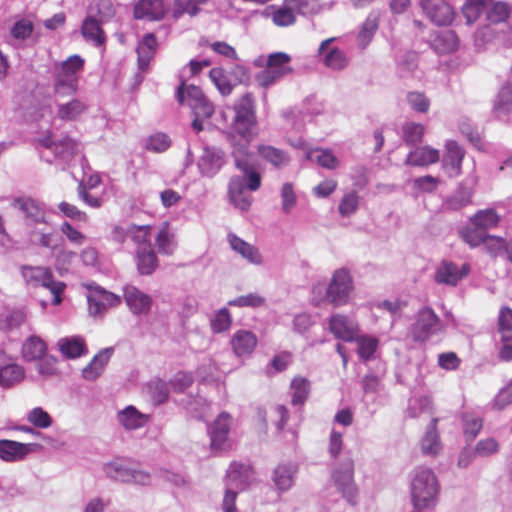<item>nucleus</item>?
<instances>
[{"label":"nucleus","instance_id":"obj_12","mask_svg":"<svg viewBox=\"0 0 512 512\" xmlns=\"http://www.w3.org/2000/svg\"><path fill=\"white\" fill-rule=\"evenodd\" d=\"M352 289L353 282L349 272L344 268L338 269L329 283L326 298L336 307L345 305L349 301Z\"/></svg>","mask_w":512,"mask_h":512},{"label":"nucleus","instance_id":"obj_9","mask_svg":"<svg viewBox=\"0 0 512 512\" xmlns=\"http://www.w3.org/2000/svg\"><path fill=\"white\" fill-rule=\"evenodd\" d=\"M105 474L116 481L133 483L137 485H149L151 475L140 469L139 465L128 459H115L104 466Z\"/></svg>","mask_w":512,"mask_h":512},{"label":"nucleus","instance_id":"obj_42","mask_svg":"<svg viewBox=\"0 0 512 512\" xmlns=\"http://www.w3.org/2000/svg\"><path fill=\"white\" fill-rule=\"evenodd\" d=\"M291 402L293 405H303L309 397L311 382L302 376H296L290 383Z\"/></svg>","mask_w":512,"mask_h":512},{"label":"nucleus","instance_id":"obj_49","mask_svg":"<svg viewBox=\"0 0 512 512\" xmlns=\"http://www.w3.org/2000/svg\"><path fill=\"white\" fill-rule=\"evenodd\" d=\"M462 12L467 23L472 24L476 22L482 14L486 15V1L466 0Z\"/></svg>","mask_w":512,"mask_h":512},{"label":"nucleus","instance_id":"obj_45","mask_svg":"<svg viewBox=\"0 0 512 512\" xmlns=\"http://www.w3.org/2000/svg\"><path fill=\"white\" fill-rule=\"evenodd\" d=\"M511 13V7L508 3L498 1L490 4L486 3V19L493 24L506 21Z\"/></svg>","mask_w":512,"mask_h":512},{"label":"nucleus","instance_id":"obj_54","mask_svg":"<svg viewBox=\"0 0 512 512\" xmlns=\"http://www.w3.org/2000/svg\"><path fill=\"white\" fill-rule=\"evenodd\" d=\"M171 146L170 137L162 132H157L150 135L147 140L145 147L148 151L154 153H163Z\"/></svg>","mask_w":512,"mask_h":512},{"label":"nucleus","instance_id":"obj_33","mask_svg":"<svg viewBox=\"0 0 512 512\" xmlns=\"http://www.w3.org/2000/svg\"><path fill=\"white\" fill-rule=\"evenodd\" d=\"M57 345L62 355L68 359H76L88 353L85 340L81 336L61 338Z\"/></svg>","mask_w":512,"mask_h":512},{"label":"nucleus","instance_id":"obj_20","mask_svg":"<svg viewBox=\"0 0 512 512\" xmlns=\"http://www.w3.org/2000/svg\"><path fill=\"white\" fill-rule=\"evenodd\" d=\"M169 10L164 0H139L134 7V17L140 20H161Z\"/></svg>","mask_w":512,"mask_h":512},{"label":"nucleus","instance_id":"obj_35","mask_svg":"<svg viewBox=\"0 0 512 512\" xmlns=\"http://www.w3.org/2000/svg\"><path fill=\"white\" fill-rule=\"evenodd\" d=\"M297 472V467L292 463L278 465L272 475V480L279 491L289 490Z\"/></svg>","mask_w":512,"mask_h":512},{"label":"nucleus","instance_id":"obj_8","mask_svg":"<svg viewBox=\"0 0 512 512\" xmlns=\"http://www.w3.org/2000/svg\"><path fill=\"white\" fill-rule=\"evenodd\" d=\"M354 460L346 452L341 460L332 463L331 478L337 490L350 503H355L358 488L354 481Z\"/></svg>","mask_w":512,"mask_h":512},{"label":"nucleus","instance_id":"obj_37","mask_svg":"<svg viewBox=\"0 0 512 512\" xmlns=\"http://www.w3.org/2000/svg\"><path fill=\"white\" fill-rule=\"evenodd\" d=\"M493 115L499 120L506 118L512 112V85H504L496 96L493 105Z\"/></svg>","mask_w":512,"mask_h":512},{"label":"nucleus","instance_id":"obj_43","mask_svg":"<svg viewBox=\"0 0 512 512\" xmlns=\"http://www.w3.org/2000/svg\"><path fill=\"white\" fill-rule=\"evenodd\" d=\"M45 342L37 337H29L22 345V356L26 361H35L40 359L46 352Z\"/></svg>","mask_w":512,"mask_h":512},{"label":"nucleus","instance_id":"obj_38","mask_svg":"<svg viewBox=\"0 0 512 512\" xmlns=\"http://www.w3.org/2000/svg\"><path fill=\"white\" fill-rule=\"evenodd\" d=\"M157 46V40L154 34H146L137 46L139 69L144 71L147 69L150 60L153 58Z\"/></svg>","mask_w":512,"mask_h":512},{"label":"nucleus","instance_id":"obj_1","mask_svg":"<svg viewBox=\"0 0 512 512\" xmlns=\"http://www.w3.org/2000/svg\"><path fill=\"white\" fill-rule=\"evenodd\" d=\"M232 156L236 168L242 176L231 178L228 186V194L231 203L241 211H248L252 203V197L246 192L256 191L261 186V175L258 171L255 155L247 150V143L237 145L232 149Z\"/></svg>","mask_w":512,"mask_h":512},{"label":"nucleus","instance_id":"obj_6","mask_svg":"<svg viewBox=\"0 0 512 512\" xmlns=\"http://www.w3.org/2000/svg\"><path fill=\"white\" fill-rule=\"evenodd\" d=\"M84 59L75 54L61 62L54 75L53 90L56 96H73L78 89V74L84 68Z\"/></svg>","mask_w":512,"mask_h":512},{"label":"nucleus","instance_id":"obj_50","mask_svg":"<svg viewBox=\"0 0 512 512\" xmlns=\"http://www.w3.org/2000/svg\"><path fill=\"white\" fill-rule=\"evenodd\" d=\"M207 2V0H174L172 16L174 19L180 18L187 13L195 16L199 12V5Z\"/></svg>","mask_w":512,"mask_h":512},{"label":"nucleus","instance_id":"obj_13","mask_svg":"<svg viewBox=\"0 0 512 512\" xmlns=\"http://www.w3.org/2000/svg\"><path fill=\"white\" fill-rule=\"evenodd\" d=\"M87 302L90 315L102 317L107 309L118 306L121 303V298L100 286L89 285Z\"/></svg>","mask_w":512,"mask_h":512},{"label":"nucleus","instance_id":"obj_23","mask_svg":"<svg viewBox=\"0 0 512 512\" xmlns=\"http://www.w3.org/2000/svg\"><path fill=\"white\" fill-rule=\"evenodd\" d=\"M253 478V471L249 465L233 462L227 470L226 488L235 491L244 490Z\"/></svg>","mask_w":512,"mask_h":512},{"label":"nucleus","instance_id":"obj_26","mask_svg":"<svg viewBox=\"0 0 512 512\" xmlns=\"http://www.w3.org/2000/svg\"><path fill=\"white\" fill-rule=\"evenodd\" d=\"M227 241L231 249L250 264L261 265L263 263V256L256 246L244 241L232 232L228 233Z\"/></svg>","mask_w":512,"mask_h":512},{"label":"nucleus","instance_id":"obj_3","mask_svg":"<svg viewBox=\"0 0 512 512\" xmlns=\"http://www.w3.org/2000/svg\"><path fill=\"white\" fill-rule=\"evenodd\" d=\"M39 154L48 163L69 165L80 150V144L70 138L56 137L51 132L39 137L37 140Z\"/></svg>","mask_w":512,"mask_h":512},{"label":"nucleus","instance_id":"obj_47","mask_svg":"<svg viewBox=\"0 0 512 512\" xmlns=\"http://www.w3.org/2000/svg\"><path fill=\"white\" fill-rule=\"evenodd\" d=\"M460 238L470 247L476 248L484 244L488 238L487 232L471 224L462 228L459 232Z\"/></svg>","mask_w":512,"mask_h":512},{"label":"nucleus","instance_id":"obj_14","mask_svg":"<svg viewBox=\"0 0 512 512\" xmlns=\"http://www.w3.org/2000/svg\"><path fill=\"white\" fill-rule=\"evenodd\" d=\"M230 428L231 417L224 412L208 427L210 447L213 452L221 453L231 448V441L228 436Z\"/></svg>","mask_w":512,"mask_h":512},{"label":"nucleus","instance_id":"obj_31","mask_svg":"<svg viewBox=\"0 0 512 512\" xmlns=\"http://www.w3.org/2000/svg\"><path fill=\"white\" fill-rule=\"evenodd\" d=\"M432 49L438 54H448L457 49L458 37L452 30L436 32L430 39Z\"/></svg>","mask_w":512,"mask_h":512},{"label":"nucleus","instance_id":"obj_16","mask_svg":"<svg viewBox=\"0 0 512 512\" xmlns=\"http://www.w3.org/2000/svg\"><path fill=\"white\" fill-rule=\"evenodd\" d=\"M419 4L426 17L437 26H448L454 20V10L445 0H420Z\"/></svg>","mask_w":512,"mask_h":512},{"label":"nucleus","instance_id":"obj_5","mask_svg":"<svg viewBox=\"0 0 512 512\" xmlns=\"http://www.w3.org/2000/svg\"><path fill=\"white\" fill-rule=\"evenodd\" d=\"M95 8L97 14H90L83 20L81 35L87 43L101 47L105 45L107 39L102 25L114 14V10L110 0H96Z\"/></svg>","mask_w":512,"mask_h":512},{"label":"nucleus","instance_id":"obj_48","mask_svg":"<svg viewBox=\"0 0 512 512\" xmlns=\"http://www.w3.org/2000/svg\"><path fill=\"white\" fill-rule=\"evenodd\" d=\"M308 158L314 159L321 167L329 170L336 169L339 165L338 159L331 150L317 148L308 153Z\"/></svg>","mask_w":512,"mask_h":512},{"label":"nucleus","instance_id":"obj_22","mask_svg":"<svg viewBox=\"0 0 512 512\" xmlns=\"http://www.w3.org/2000/svg\"><path fill=\"white\" fill-rule=\"evenodd\" d=\"M329 330L337 339L352 342L356 339L358 325L345 315L334 314L329 320Z\"/></svg>","mask_w":512,"mask_h":512},{"label":"nucleus","instance_id":"obj_40","mask_svg":"<svg viewBox=\"0 0 512 512\" xmlns=\"http://www.w3.org/2000/svg\"><path fill=\"white\" fill-rule=\"evenodd\" d=\"M14 206L21 210L31 221L40 223L45 220V212L41 205L32 198H18Z\"/></svg>","mask_w":512,"mask_h":512},{"label":"nucleus","instance_id":"obj_25","mask_svg":"<svg viewBox=\"0 0 512 512\" xmlns=\"http://www.w3.org/2000/svg\"><path fill=\"white\" fill-rule=\"evenodd\" d=\"M36 444L20 443L13 440H0V459L5 462L22 461L35 450Z\"/></svg>","mask_w":512,"mask_h":512},{"label":"nucleus","instance_id":"obj_15","mask_svg":"<svg viewBox=\"0 0 512 512\" xmlns=\"http://www.w3.org/2000/svg\"><path fill=\"white\" fill-rule=\"evenodd\" d=\"M25 369L16 359L0 350V387L10 389L25 378Z\"/></svg>","mask_w":512,"mask_h":512},{"label":"nucleus","instance_id":"obj_17","mask_svg":"<svg viewBox=\"0 0 512 512\" xmlns=\"http://www.w3.org/2000/svg\"><path fill=\"white\" fill-rule=\"evenodd\" d=\"M470 272L468 263L458 265L451 261H442L436 268L434 279L438 284L456 286Z\"/></svg>","mask_w":512,"mask_h":512},{"label":"nucleus","instance_id":"obj_44","mask_svg":"<svg viewBox=\"0 0 512 512\" xmlns=\"http://www.w3.org/2000/svg\"><path fill=\"white\" fill-rule=\"evenodd\" d=\"M472 195L473 191L469 187L461 185L451 196L446 199L445 207L448 210H460L471 203Z\"/></svg>","mask_w":512,"mask_h":512},{"label":"nucleus","instance_id":"obj_39","mask_svg":"<svg viewBox=\"0 0 512 512\" xmlns=\"http://www.w3.org/2000/svg\"><path fill=\"white\" fill-rule=\"evenodd\" d=\"M439 160V151L428 146L416 148L406 159V164L412 166H427Z\"/></svg>","mask_w":512,"mask_h":512},{"label":"nucleus","instance_id":"obj_53","mask_svg":"<svg viewBox=\"0 0 512 512\" xmlns=\"http://www.w3.org/2000/svg\"><path fill=\"white\" fill-rule=\"evenodd\" d=\"M150 231V226H128L129 239H131L136 245V249H141L146 245H151Z\"/></svg>","mask_w":512,"mask_h":512},{"label":"nucleus","instance_id":"obj_24","mask_svg":"<svg viewBox=\"0 0 512 512\" xmlns=\"http://www.w3.org/2000/svg\"><path fill=\"white\" fill-rule=\"evenodd\" d=\"M464 155V150L456 141L449 140L446 142L443 168L449 177H456L461 174Z\"/></svg>","mask_w":512,"mask_h":512},{"label":"nucleus","instance_id":"obj_62","mask_svg":"<svg viewBox=\"0 0 512 512\" xmlns=\"http://www.w3.org/2000/svg\"><path fill=\"white\" fill-rule=\"evenodd\" d=\"M464 434L469 440H473L482 429V419L469 413L462 417Z\"/></svg>","mask_w":512,"mask_h":512},{"label":"nucleus","instance_id":"obj_59","mask_svg":"<svg viewBox=\"0 0 512 512\" xmlns=\"http://www.w3.org/2000/svg\"><path fill=\"white\" fill-rule=\"evenodd\" d=\"M403 139L407 145L421 142L424 135V126L419 123L408 122L403 125Z\"/></svg>","mask_w":512,"mask_h":512},{"label":"nucleus","instance_id":"obj_28","mask_svg":"<svg viewBox=\"0 0 512 512\" xmlns=\"http://www.w3.org/2000/svg\"><path fill=\"white\" fill-rule=\"evenodd\" d=\"M256 335L248 330H238L231 338V346L238 357L250 355L257 346Z\"/></svg>","mask_w":512,"mask_h":512},{"label":"nucleus","instance_id":"obj_57","mask_svg":"<svg viewBox=\"0 0 512 512\" xmlns=\"http://www.w3.org/2000/svg\"><path fill=\"white\" fill-rule=\"evenodd\" d=\"M359 207V195L355 191L346 193L339 203V213L342 217H350Z\"/></svg>","mask_w":512,"mask_h":512},{"label":"nucleus","instance_id":"obj_56","mask_svg":"<svg viewBox=\"0 0 512 512\" xmlns=\"http://www.w3.org/2000/svg\"><path fill=\"white\" fill-rule=\"evenodd\" d=\"M272 21L279 27H286L295 23L296 16L292 8L289 5H286L285 1L282 7L273 11Z\"/></svg>","mask_w":512,"mask_h":512},{"label":"nucleus","instance_id":"obj_52","mask_svg":"<svg viewBox=\"0 0 512 512\" xmlns=\"http://www.w3.org/2000/svg\"><path fill=\"white\" fill-rule=\"evenodd\" d=\"M155 240L160 253L171 255L174 252L176 248L174 234H172L166 226L159 230Z\"/></svg>","mask_w":512,"mask_h":512},{"label":"nucleus","instance_id":"obj_27","mask_svg":"<svg viewBox=\"0 0 512 512\" xmlns=\"http://www.w3.org/2000/svg\"><path fill=\"white\" fill-rule=\"evenodd\" d=\"M333 41H334V38H329V39L322 41L319 46L318 53H319V55H323V63L326 67H328L332 70H342L349 63V60H348L346 54L342 50L334 47L330 51H328L326 54H324L325 49Z\"/></svg>","mask_w":512,"mask_h":512},{"label":"nucleus","instance_id":"obj_63","mask_svg":"<svg viewBox=\"0 0 512 512\" xmlns=\"http://www.w3.org/2000/svg\"><path fill=\"white\" fill-rule=\"evenodd\" d=\"M232 318L227 308H221L211 319V329L215 333H221L228 330L231 326Z\"/></svg>","mask_w":512,"mask_h":512},{"label":"nucleus","instance_id":"obj_36","mask_svg":"<svg viewBox=\"0 0 512 512\" xmlns=\"http://www.w3.org/2000/svg\"><path fill=\"white\" fill-rule=\"evenodd\" d=\"M136 264L141 275H150L155 271L158 266V260L152 245L136 249Z\"/></svg>","mask_w":512,"mask_h":512},{"label":"nucleus","instance_id":"obj_2","mask_svg":"<svg viewBox=\"0 0 512 512\" xmlns=\"http://www.w3.org/2000/svg\"><path fill=\"white\" fill-rule=\"evenodd\" d=\"M410 491L415 509H431L436 506L439 485L433 471L417 467L411 475Z\"/></svg>","mask_w":512,"mask_h":512},{"label":"nucleus","instance_id":"obj_32","mask_svg":"<svg viewBox=\"0 0 512 512\" xmlns=\"http://www.w3.org/2000/svg\"><path fill=\"white\" fill-rule=\"evenodd\" d=\"M117 419L126 430H136L144 427L149 417L129 405L117 413Z\"/></svg>","mask_w":512,"mask_h":512},{"label":"nucleus","instance_id":"obj_41","mask_svg":"<svg viewBox=\"0 0 512 512\" xmlns=\"http://www.w3.org/2000/svg\"><path fill=\"white\" fill-rule=\"evenodd\" d=\"M501 217L492 209H482L477 211L471 218L470 223L484 232L489 229L495 228L499 225Z\"/></svg>","mask_w":512,"mask_h":512},{"label":"nucleus","instance_id":"obj_46","mask_svg":"<svg viewBox=\"0 0 512 512\" xmlns=\"http://www.w3.org/2000/svg\"><path fill=\"white\" fill-rule=\"evenodd\" d=\"M354 341L357 343V353L363 361H368L373 358L379 345L377 338L368 335H356Z\"/></svg>","mask_w":512,"mask_h":512},{"label":"nucleus","instance_id":"obj_61","mask_svg":"<svg viewBox=\"0 0 512 512\" xmlns=\"http://www.w3.org/2000/svg\"><path fill=\"white\" fill-rule=\"evenodd\" d=\"M378 28L377 18L375 16H368L362 25V29L358 34V42L362 48H365L371 41L375 31Z\"/></svg>","mask_w":512,"mask_h":512},{"label":"nucleus","instance_id":"obj_64","mask_svg":"<svg viewBox=\"0 0 512 512\" xmlns=\"http://www.w3.org/2000/svg\"><path fill=\"white\" fill-rule=\"evenodd\" d=\"M33 30L34 26L32 22L22 18L13 24L10 33L14 39L24 41L32 35Z\"/></svg>","mask_w":512,"mask_h":512},{"label":"nucleus","instance_id":"obj_21","mask_svg":"<svg viewBox=\"0 0 512 512\" xmlns=\"http://www.w3.org/2000/svg\"><path fill=\"white\" fill-rule=\"evenodd\" d=\"M225 163V153L216 147L206 146L198 161V167L203 176L213 177Z\"/></svg>","mask_w":512,"mask_h":512},{"label":"nucleus","instance_id":"obj_18","mask_svg":"<svg viewBox=\"0 0 512 512\" xmlns=\"http://www.w3.org/2000/svg\"><path fill=\"white\" fill-rule=\"evenodd\" d=\"M54 96V115L60 120L74 121L88 109V105L82 99L73 97L65 100L67 96Z\"/></svg>","mask_w":512,"mask_h":512},{"label":"nucleus","instance_id":"obj_11","mask_svg":"<svg viewBox=\"0 0 512 512\" xmlns=\"http://www.w3.org/2000/svg\"><path fill=\"white\" fill-rule=\"evenodd\" d=\"M176 99L180 104L188 105L197 117L210 118L214 114V105L195 85L182 82L176 90Z\"/></svg>","mask_w":512,"mask_h":512},{"label":"nucleus","instance_id":"obj_30","mask_svg":"<svg viewBox=\"0 0 512 512\" xmlns=\"http://www.w3.org/2000/svg\"><path fill=\"white\" fill-rule=\"evenodd\" d=\"M113 352L114 349L112 347L104 348L101 351H99V353L93 357L89 364L85 368H83V378L90 381L98 378L101 375L104 367L109 362Z\"/></svg>","mask_w":512,"mask_h":512},{"label":"nucleus","instance_id":"obj_58","mask_svg":"<svg viewBox=\"0 0 512 512\" xmlns=\"http://www.w3.org/2000/svg\"><path fill=\"white\" fill-rule=\"evenodd\" d=\"M209 76L213 84L223 96L230 95L233 90V85L228 80L224 71L220 68H213L209 72Z\"/></svg>","mask_w":512,"mask_h":512},{"label":"nucleus","instance_id":"obj_55","mask_svg":"<svg viewBox=\"0 0 512 512\" xmlns=\"http://www.w3.org/2000/svg\"><path fill=\"white\" fill-rule=\"evenodd\" d=\"M148 389L151 399L155 404L160 405L167 401L169 387L165 381L161 379L153 380L149 383Z\"/></svg>","mask_w":512,"mask_h":512},{"label":"nucleus","instance_id":"obj_10","mask_svg":"<svg viewBox=\"0 0 512 512\" xmlns=\"http://www.w3.org/2000/svg\"><path fill=\"white\" fill-rule=\"evenodd\" d=\"M444 331L445 325L435 311L428 306L418 310L415 321L410 327V334L415 342H425Z\"/></svg>","mask_w":512,"mask_h":512},{"label":"nucleus","instance_id":"obj_7","mask_svg":"<svg viewBox=\"0 0 512 512\" xmlns=\"http://www.w3.org/2000/svg\"><path fill=\"white\" fill-rule=\"evenodd\" d=\"M21 275L26 285L37 288L44 287L52 294L51 303L55 306L61 304L62 294L66 284L62 281H56L53 273L47 267L42 266H22Z\"/></svg>","mask_w":512,"mask_h":512},{"label":"nucleus","instance_id":"obj_19","mask_svg":"<svg viewBox=\"0 0 512 512\" xmlns=\"http://www.w3.org/2000/svg\"><path fill=\"white\" fill-rule=\"evenodd\" d=\"M126 305L134 315H146L150 312L152 298L133 285H127L123 289Z\"/></svg>","mask_w":512,"mask_h":512},{"label":"nucleus","instance_id":"obj_4","mask_svg":"<svg viewBox=\"0 0 512 512\" xmlns=\"http://www.w3.org/2000/svg\"><path fill=\"white\" fill-rule=\"evenodd\" d=\"M234 112L232 128L240 136V139L233 142V149L239 144L247 143V150L250 151L251 130L256 124L255 106L250 93L244 94L235 102Z\"/></svg>","mask_w":512,"mask_h":512},{"label":"nucleus","instance_id":"obj_60","mask_svg":"<svg viewBox=\"0 0 512 512\" xmlns=\"http://www.w3.org/2000/svg\"><path fill=\"white\" fill-rule=\"evenodd\" d=\"M27 420L40 429L49 428L52 425L51 416L41 407H35L27 414Z\"/></svg>","mask_w":512,"mask_h":512},{"label":"nucleus","instance_id":"obj_29","mask_svg":"<svg viewBox=\"0 0 512 512\" xmlns=\"http://www.w3.org/2000/svg\"><path fill=\"white\" fill-rule=\"evenodd\" d=\"M438 421L439 419L437 417H433L431 419L424 436L421 439V451L425 455L435 456L442 449L440 436L437 431Z\"/></svg>","mask_w":512,"mask_h":512},{"label":"nucleus","instance_id":"obj_34","mask_svg":"<svg viewBox=\"0 0 512 512\" xmlns=\"http://www.w3.org/2000/svg\"><path fill=\"white\" fill-rule=\"evenodd\" d=\"M257 152L264 161L270 163L277 169L284 168L290 163L289 154L286 151L276 148L272 145H259L257 147Z\"/></svg>","mask_w":512,"mask_h":512},{"label":"nucleus","instance_id":"obj_51","mask_svg":"<svg viewBox=\"0 0 512 512\" xmlns=\"http://www.w3.org/2000/svg\"><path fill=\"white\" fill-rule=\"evenodd\" d=\"M207 2V0H174L172 16L174 19L180 18L187 13L195 16L199 12V5Z\"/></svg>","mask_w":512,"mask_h":512}]
</instances>
